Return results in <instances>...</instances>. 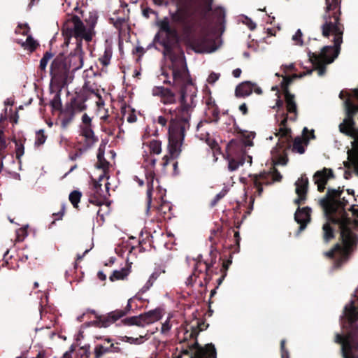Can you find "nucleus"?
Returning a JSON list of instances; mask_svg holds the SVG:
<instances>
[{
	"instance_id": "a878e982",
	"label": "nucleus",
	"mask_w": 358,
	"mask_h": 358,
	"mask_svg": "<svg viewBox=\"0 0 358 358\" xmlns=\"http://www.w3.org/2000/svg\"><path fill=\"white\" fill-rule=\"evenodd\" d=\"M255 83L250 81H245L236 86L235 95L237 97H245L250 95L253 91Z\"/></svg>"
},
{
	"instance_id": "b1692460",
	"label": "nucleus",
	"mask_w": 358,
	"mask_h": 358,
	"mask_svg": "<svg viewBox=\"0 0 358 358\" xmlns=\"http://www.w3.org/2000/svg\"><path fill=\"white\" fill-rule=\"evenodd\" d=\"M6 120V116L1 115L0 117V173L3 169V160L6 157V149L8 146L3 132L4 126L3 125Z\"/></svg>"
},
{
	"instance_id": "c03bdc74",
	"label": "nucleus",
	"mask_w": 358,
	"mask_h": 358,
	"mask_svg": "<svg viewBox=\"0 0 358 358\" xmlns=\"http://www.w3.org/2000/svg\"><path fill=\"white\" fill-rule=\"evenodd\" d=\"M213 14L216 18L217 24H221L224 22L225 10L222 8H215L213 10Z\"/></svg>"
},
{
	"instance_id": "4c0bfd02",
	"label": "nucleus",
	"mask_w": 358,
	"mask_h": 358,
	"mask_svg": "<svg viewBox=\"0 0 358 358\" xmlns=\"http://www.w3.org/2000/svg\"><path fill=\"white\" fill-rule=\"evenodd\" d=\"M112 57V49L110 47L106 48L103 55L99 58V61L103 66H106L110 64Z\"/></svg>"
},
{
	"instance_id": "0eeeda50",
	"label": "nucleus",
	"mask_w": 358,
	"mask_h": 358,
	"mask_svg": "<svg viewBox=\"0 0 358 358\" xmlns=\"http://www.w3.org/2000/svg\"><path fill=\"white\" fill-rule=\"evenodd\" d=\"M87 97L83 93H76L67 102L64 107L59 111V120L62 129H66L73 121L75 115L78 113L84 111L87 106L85 101Z\"/></svg>"
},
{
	"instance_id": "5701e85b",
	"label": "nucleus",
	"mask_w": 358,
	"mask_h": 358,
	"mask_svg": "<svg viewBox=\"0 0 358 358\" xmlns=\"http://www.w3.org/2000/svg\"><path fill=\"white\" fill-rule=\"evenodd\" d=\"M155 178V171L152 169H146L145 178L147 184L146 192V213L148 215L152 208V194L153 191V182Z\"/></svg>"
},
{
	"instance_id": "9d476101",
	"label": "nucleus",
	"mask_w": 358,
	"mask_h": 358,
	"mask_svg": "<svg viewBox=\"0 0 358 358\" xmlns=\"http://www.w3.org/2000/svg\"><path fill=\"white\" fill-rule=\"evenodd\" d=\"M183 355L189 356L190 358H216L217 351L213 343H208L201 347L198 341H195L186 348L182 349L176 358H182Z\"/></svg>"
},
{
	"instance_id": "2eb2a0df",
	"label": "nucleus",
	"mask_w": 358,
	"mask_h": 358,
	"mask_svg": "<svg viewBox=\"0 0 358 358\" xmlns=\"http://www.w3.org/2000/svg\"><path fill=\"white\" fill-rule=\"evenodd\" d=\"M295 185L297 198L294 199V203L297 206H300L303 204L307 199L308 179L306 176L302 175L296 182Z\"/></svg>"
},
{
	"instance_id": "bf43d9fd",
	"label": "nucleus",
	"mask_w": 358,
	"mask_h": 358,
	"mask_svg": "<svg viewBox=\"0 0 358 358\" xmlns=\"http://www.w3.org/2000/svg\"><path fill=\"white\" fill-rule=\"evenodd\" d=\"M22 27H24V29L17 30V29H15L16 34H20L24 36H29V32L30 31V27H29L28 24H19L17 25V28H22Z\"/></svg>"
},
{
	"instance_id": "e2e57ef3",
	"label": "nucleus",
	"mask_w": 358,
	"mask_h": 358,
	"mask_svg": "<svg viewBox=\"0 0 358 358\" xmlns=\"http://www.w3.org/2000/svg\"><path fill=\"white\" fill-rule=\"evenodd\" d=\"M131 300H132L131 299L128 300L127 304L126 307L124 308V309L115 310V311L118 312V313H122V317L126 315L127 314H128L131 309Z\"/></svg>"
},
{
	"instance_id": "49530a36",
	"label": "nucleus",
	"mask_w": 358,
	"mask_h": 358,
	"mask_svg": "<svg viewBox=\"0 0 358 358\" xmlns=\"http://www.w3.org/2000/svg\"><path fill=\"white\" fill-rule=\"evenodd\" d=\"M46 139H47V136L45 135L44 130L40 129L36 134V139H35V143H34L35 146L39 147V146L42 145L43 144H44Z\"/></svg>"
},
{
	"instance_id": "09e8293b",
	"label": "nucleus",
	"mask_w": 358,
	"mask_h": 358,
	"mask_svg": "<svg viewBox=\"0 0 358 358\" xmlns=\"http://www.w3.org/2000/svg\"><path fill=\"white\" fill-rule=\"evenodd\" d=\"M99 138L95 135L90 136L89 138H85V143L83 149H86V151L91 148L96 142H98Z\"/></svg>"
},
{
	"instance_id": "79ce46f5",
	"label": "nucleus",
	"mask_w": 358,
	"mask_h": 358,
	"mask_svg": "<svg viewBox=\"0 0 358 358\" xmlns=\"http://www.w3.org/2000/svg\"><path fill=\"white\" fill-rule=\"evenodd\" d=\"M322 229L324 231L323 238H324V241L326 243L329 242L331 239L334 238V230L329 223L324 224L323 225Z\"/></svg>"
},
{
	"instance_id": "69168bd1",
	"label": "nucleus",
	"mask_w": 358,
	"mask_h": 358,
	"mask_svg": "<svg viewBox=\"0 0 358 358\" xmlns=\"http://www.w3.org/2000/svg\"><path fill=\"white\" fill-rule=\"evenodd\" d=\"M171 328V325L169 320L164 322L162 325L161 332L162 334H166L169 331Z\"/></svg>"
},
{
	"instance_id": "13d9d810",
	"label": "nucleus",
	"mask_w": 358,
	"mask_h": 358,
	"mask_svg": "<svg viewBox=\"0 0 358 358\" xmlns=\"http://www.w3.org/2000/svg\"><path fill=\"white\" fill-rule=\"evenodd\" d=\"M66 206L65 203L62 204L61 210L58 213H54L52 214V217L55 218L54 221H52V224L55 223V220H62V217L65 213Z\"/></svg>"
},
{
	"instance_id": "6ab92c4d",
	"label": "nucleus",
	"mask_w": 358,
	"mask_h": 358,
	"mask_svg": "<svg viewBox=\"0 0 358 358\" xmlns=\"http://www.w3.org/2000/svg\"><path fill=\"white\" fill-rule=\"evenodd\" d=\"M310 133V138L314 139L315 138L314 130L308 131L307 127H304L303 129V138L297 136L294 139L292 151L296 152L299 154H303L305 152V147L303 144L307 145L309 143L310 138L307 136V134Z\"/></svg>"
},
{
	"instance_id": "58836bf2",
	"label": "nucleus",
	"mask_w": 358,
	"mask_h": 358,
	"mask_svg": "<svg viewBox=\"0 0 358 358\" xmlns=\"http://www.w3.org/2000/svg\"><path fill=\"white\" fill-rule=\"evenodd\" d=\"M234 232V244L230 245V250H231L232 253H236L238 252L240 250V241H241V237L239 231L232 230Z\"/></svg>"
},
{
	"instance_id": "f3484780",
	"label": "nucleus",
	"mask_w": 358,
	"mask_h": 358,
	"mask_svg": "<svg viewBox=\"0 0 358 358\" xmlns=\"http://www.w3.org/2000/svg\"><path fill=\"white\" fill-rule=\"evenodd\" d=\"M334 178L335 176L332 169L327 168L317 171L313 176L315 183L317 185V190L320 192H323L326 188L328 180Z\"/></svg>"
},
{
	"instance_id": "c9c22d12",
	"label": "nucleus",
	"mask_w": 358,
	"mask_h": 358,
	"mask_svg": "<svg viewBox=\"0 0 358 358\" xmlns=\"http://www.w3.org/2000/svg\"><path fill=\"white\" fill-rule=\"evenodd\" d=\"M82 192L79 190L72 191L69 196V199L73 208L78 209V203L82 197Z\"/></svg>"
},
{
	"instance_id": "a19ab883",
	"label": "nucleus",
	"mask_w": 358,
	"mask_h": 358,
	"mask_svg": "<svg viewBox=\"0 0 358 358\" xmlns=\"http://www.w3.org/2000/svg\"><path fill=\"white\" fill-rule=\"evenodd\" d=\"M26 141V138H23L19 142H15V155H16V159L18 160L19 162L21 161V157L24 153V142Z\"/></svg>"
},
{
	"instance_id": "052dcab7",
	"label": "nucleus",
	"mask_w": 358,
	"mask_h": 358,
	"mask_svg": "<svg viewBox=\"0 0 358 358\" xmlns=\"http://www.w3.org/2000/svg\"><path fill=\"white\" fill-rule=\"evenodd\" d=\"M86 152V149H83L82 148H80L76 150V151L75 152V153L73 154H70L69 155V158L72 161H75L78 158L82 156V155Z\"/></svg>"
},
{
	"instance_id": "603ef678",
	"label": "nucleus",
	"mask_w": 358,
	"mask_h": 358,
	"mask_svg": "<svg viewBox=\"0 0 358 358\" xmlns=\"http://www.w3.org/2000/svg\"><path fill=\"white\" fill-rule=\"evenodd\" d=\"M286 341L285 339L280 341V356L281 358H290L289 350L285 347Z\"/></svg>"
},
{
	"instance_id": "774afa93",
	"label": "nucleus",
	"mask_w": 358,
	"mask_h": 358,
	"mask_svg": "<svg viewBox=\"0 0 358 358\" xmlns=\"http://www.w3.org/2000/svg\"><path fill=\"white\" fill-rule=\"evenodd\" d=\"M127 120L129 123H134L136 122L137 120V117L135 114V110L132 109L129 114L128 117H127Z\"/></svg>"
},
{
	"instance_id": "1a4fd4ad",
	"label": "nucleus",
	"mask_w": 358,
	"mask_h": 358,
	"mask_svg": "<svg viewBox=\"0 0 358 358\" xmlns=\"http://www.w3.org/2000/svg\"><path fill=\"white\" fill-rule=\"evenodd\" d=\"M217 255L218 251L212 246L209 252V258L206 259L203 264H202L201 261L199 262V264L194 266L193 273L189 276V279L192 281L195 280L196 278L199 277V274L205 272L204 281L206 284L209 283L213 278V274L217 275L220 273V271H217V268L214 267L217 262Z\"/></svg>"
},
{
	"instance_id": "dca6fc26",
	"label": "nucleus",
	"mask_w": 358,
	"mask_h": 358,
	"mask_svg": "<svg viewBox=\"0 0 358 358\" xmlns=\"http://www.w3.org/2000/svg\"><path fill=\"white\" fill-rule=\"evenodd\" d=\"M122 317V313L116 312L115 310L111 311L106 315H96V320L92 323L96 327L106 328L110 324L115 322L117 320Z\"/></svg>"
},
{
	"instance_id": "3c124183",
	"label": "nucleus",
	"mask_w": 358,
	"mask_h": 358,
	"mask_svg": "<svg viewBox=\"0 0 358 358\" xmlns=\"http://www.w3.org/2000/svg\"><path fill=\"white\" fill-rule=\"evenodd\" d=\"M282 150H283V154L278 155L277 162H275V164H281V165H286L288 162V157H287L285 151L287 149L286 148V147H285L284 148H282Z\"/></svg>"
},
{
	"instance_id": "f8f14e48",
	"label": "nucleus",
	"mask_w": 358,
	"mask_h": 358,
	"mask_svg": "<svg viewBox=\"0 0 358 358\" xmlns=\"http://www.w3.org/2000/svg\"><path fill=\"white\" fill-rule=\"evenodd\" d=\"M245 152L241 151L237 155V150L230 144L227 145V151L223 154L224 158L228 162V169L229 171H236L240 166L245 163Z\"/></svg>"
},
{
	"instance_id": "864d4df0",
	"label": "nucleus",
	"mask_w": 358,
	"mask_h": 358,
	"mask_svg": "<svg viewBox=\"0 0 358 358\" xmlns=\"http://www.w3.org/2000/svg\"><path fill=\"white\" fill-rule=\"evenodd\" d=\"M227 190L222 189L220 193L217 194L210 202V206L214 207L217 203L227 194Z\"/></svg>"
},
{
	"instance_id": "4d7b16f0",
	"label": "nucleus",
	"mask_w": 358,
	"mask_h": 358,
	"mask_svg": "<svg viewBox=\"0 0 358 358\" xmlns=\"http://www.w3.org/2000/svg\"><path fill=\"white\" fill-rule=\"evenodd\" d=\"M271 173V176L272 179V182H280L282 176L281 173L275 168H273V170Z\"/></svg>"
},
{
	"instance_id": "0e129e2a",
	"label": "nucleus",
	"mask_w": 358,
	"mask_h": 358,
	"mask_svg": "<svg viewBox=\"0 0 358 358\" xmlns=\"http://www.w3.org/2000/svg\"><path fill=\"white\" fill-rule=\"evenodd\" d=\"M219 78H220V74L213 72L208 76L207 80H208V83L213 84L219 79Z\"/></svg>"
},
{
	"instance_id": "f03ea898",
	"label": "nucleus",
	"mask_w": 358,
	"mask_h": 358,
	"mask_svg": "<svg viewBox=\"0 0 358 358\" xmlns=\"http://www.w3.org/2000/svg\"><path fill=\"white\" fill-rule=\"evenodd\" d=\"M344 187L337 189L328 188L325 196L318 203L322 208L327 220L338 225L341 243H337L329 251L324 252V256L334 260V266L338 268L348 261L353 247L357 244V236L350 227L357 225V222L352 220L345 211L348 201L342 197Z\"/></svg>"
},
{
	"instance_id": "ddd939ff",
	"label": "nucleus",
	"mask_w": 358,
	"mask_h": 358,
	"mask_svg": "<svg viewBox=\"0 0 358 358\" xmlns=\"http://www.w3.org/2000/svg\"><path fill=\"white\" fill-rule=\"evenodd\" d=\"M345 105L347 118L339 125V129L341 133L348 135L350 134L348 129L352 128L355 124L353 117L358 113V105L353 103L349 99L345 101Z\"/></svg>"
},
{
	"instance_id": "c756f323",
	"label": "nucleus",
	"mask_w": 358,
	"mask_h": 358,
	"mask_svg": "<svg viewBox=\"0 0 358 358\" xmlns=\"http://www.w3.org/2000/svg\"><path fill=\"white\" fill-rule=\"evenodd\" d=\"M155 209L157 211V213L162 215L164 219L166 218L167 214L171 210V205L170 202L164 200L163 197H161V202L157 206H153Z\"/></svg>"
},
{
	"instance_id": "6e6d98bb",
	"label": "nucleus",
	"mask_w": 358,
	"mask_h": 358,
	"mask_svg": "<svg viewBox=\"0 0 358 358\" xmlns=\"http://www.w3.org/2000/svg\"><path fill=\"white\" fill-rule=\"evenodd\" d=\"M81 135L85 138H89L90 136L94 135L92 126L81 127Z\"/></svg>"
},
{
	"instance_id": "e433bc0d",
	"label": "nucleus",
	"mask_w": 358,
	"mask_h": 358,
	"mask_svg": "<svg viewBox=\"0 0 358 358\" xmlns=\"http://www.w3.org/2000/svg\"><path fill=\"white\" fill-rule=\"evenodd\" d=\"M352 343L349 337L345 338L342 345V352L345 358H350V355L352 350Z\"/></svg>"
},
{
	"instance_id": "ea45409f",
	"label": "nucleus",
	"mask_w": 358,
	"mask_h": 358,
	"mask_svg": "<svg viewBox=\"0 0 358 358\" xmlns=\"http://www.w3.org/2000/svg\"><path fill=\"white\" fill-rule=\"evenodd\" d=\"M206 143L212 149L213 154H221V149L217 141L214 138H210L208 134H206Z\"/></svg>"
},
{
	"instance_id": "423d86ee",
	"label": "nucleus",
	"mask_w": 358,
	"mask_h": 358,
	"mask_svg": "<svg viewBox=\"0 0 358 358\" xmlns=\"http://www.w3.org/2000/svg\"><path fill=\"white\" fill-rule=\"evenodd\" d=\"M171 18L167 17L157 22L159 31L155 35L154 42L158 43L164 48L163 54L164 56L169 57L172 63H176L180 59H184V52L181 50L180 54H177L174 51V48L179 45L180 35L178 28H181L176 25L171 26Z\"/></svg>"
},
{
	"instance_id": "aec40b11",
	"label": "nucleus",
	"mask_w": 358,
	"mask_h": 358,
	"mask_svg": "<svg viewBox=\"0 0 358 358\" xmlns=\"http://www.w3.org/2000/svg\"><path fill=\"white\" fill-rule=\"evenodd\" d=\"M153 94L159 96L161 102L165 105L174 104L177 101L176 94L167 87H155L153 89Z\"/></svg>"
},
{
	"instance_id": "37998d69",
	"label": "nucleus",
	"mask_w": 358,
	"mask_h": 358,
	"mask_svg": "<svg viewBox=\"0 0 358 358\" xmlns=\"http://www.w3.org/2000/svg\"><path fill=\"white\" fill-rule=\"evenodd\" d=\"M150 153L159 155L162 152V143L157 140H152L149 143Z\"/></svg>"
},
{
	"instance_id": "cd10ccee",
	"label": "nucleus",
	"mask_w": 358,
	"mask_h": 358,
	"mask_svg": "<svg viewBox=\"0 0 358 358\" xmlns=\"http://www.w3.org/2000/svg\"><path fill=\"white\" fill-rule=\"evenodd\" d=\"M345 309L348 322L350 325L353 328L355 322L358 321L357 308L355 307L353 302H352L350 307H345Z\"/></svg>"
},
{
	"instance_id": "7ed1b4c3",
	"label": "nucleus",
	"mask_w": 358,
	"mask_h": 358,
	"mask_svg": "<svg viewBox=\"0 0 358 358\" xmlns=\"http://www.w3.org/2000/svg\"><path fill=\"white\" fill-rule=\"evenodd\" d=\"M341 1L325 0V12L322 16L324 23L321 26L322 34L327 38L332 35L334 45L324 46L320 54L308 52L309 59L320 76L325 74L326 64L332 63L341 51L344 33V25L341 22Z\"/></svg>"
},
{
	"instance_id": "a211bd4d",
	"label": "nucleus",
	"mask_w": 358,
	"mask_h": 358,
	"mask_svg": "<svg viewBox=\"0 0 358 358\" xmlns=\"http://www.w3.org/2000/svg\"><path fill=\"white\" fill-rule=\"evenodd\" d=\"M310 213L311 208L310 207L300 208L298 206V208L294 214V220L299 224L297 234L303 231L306 228L308 223L310 222Z\"/></svg>"
},
{
	"instance_id": "6e6552de",
	"label": "nucleus",
	"mask_w": 358,
	"mask_h": 358,
	"mask_svg": "<svg viewBox=\"0 0 358 358\" xmlns=\"http://www.w3.org/2000/svg\"><path fill=\"white\" fill-rule=\"evenodd\" d=\"M71 70L63 53L59 54L50 65L52 81L60 87H64L73 80Z\"/></svg>"
},
{
	"instance_id": "9b49d317",
	"label": "nucleus",
	"mask_w": 358,
	"mask_h": 358,
	"mask_svg": "<svg viewBox=\"0 0 358 358\" xmlns=\"http://www.w3.org/2000/svg\"><path fill=\"white\" fill-rule=\"evenodd\" d=\"M161 318V312L159 309L151 310L148 312L140 314L138 316H132L124 319L122 322L124 325H136L143 327L146 325L154 323Z\"/></svg>"
},
{
	"instance_id": "7c9ffc66",
	"label": "nucleus",
	"mask_w": 358,
	"mask_h": 358,
	"mask_svg": "<svg viewBox=\"0 0 358 358\" xmlns=\"http://www.w3.org/2000/svg\"><path fill=\"white\" fill-rule=\"evenodd\" d=\"M208 327V324L205 320H196L195 325H190L192 329V334L189 336H198L200 331L206 330Z\"/></svg>"
},
{
	"instance_id": "de8ad7c7",
	"label": "nucleus",
	"mask_w": 358,
	"mask_h": 358,
	"mask_svg": "<svg viewBox=\"0 0 358 358\" xmlns=\"http://www.w3.org/2000/svg\"><path fill=\"white\" fill-rule=\"evenodd\" d=\"M109 347L105 348L102 345H97L94 348V358H101L104 354L110 352Z\"/></svg>"
},
{
	"instance_id": "39448f33",
	"label": "nucleus",
	"mask_w": 358,
	"mask_h": 358,
	"mask_svg": "<svg viewBox=\"0 0 358 358\" xmlns=\"http://www.w3.org/2000/svg\"><path fill=\"white\" fill-rule=\"evenodd\" d=\"M90 20L91 22L88 28H86L77 15L71 16L63 24L62 31L64 38V45L68 46L71 39L73 37L75 38L76 48L73 51L70 52L69 56L65 57L71 73H74L83 67L84 55L82 48L83 40L90 42L94 35V27L96 23V17L91 16Z\"/></svg>"
},
{
	"instance_id": "4be33fe9",
	"label": "nucleus",
	"mask_w": 358,
	"mask_h": 358,
	"mask_svg": "<svg viewBox=\"0 0 358 358\" xmlns=\"http://www.w3.org/2000/svg\"><path fill=\"white\" fill-rule=\"evenodd\" d=\"M220 108L217 106H210L209 108H206L205 111V119L201 120L196 127L197 131H199L203 125L206 123H217L220 120Z\"/></svg>"
},
{
	"instance_id": "412c9836",
	"label": "nucleus",
	"mask_w": 358,
	"mask_h": 358,
	"mask_svg": "<svg viewBox=\"0 0 358 358\" xmlns=\"http://www.w3.org/2000/svg\"><path fill=\"white\" fill-rule=\"evenodd\" d=\"M251 177L254 187L257 189V193L258 196H261L263 192L264 185H269L273 183L271 173L263 172L259 175H254Z\"/></svg>"
},
{
	"instance_id": "bb28decb",
	"label": "nucleus",
	"mask_w": 358,
	"mask_h": 358,
	"mask_svg": "<svg viewBox=\"0 0 358 358\" xmlns=\"http://www.w3.org/2000/svg\"><path fill=\"white\" fill-rule=\"evenodd\" d=\"M232 261L231 259H227L226 261H223L222 264V266L220 268V276L216 280L217 285L211 290L210 292V298L213 297L216 294V289L222 283L225 277L227 275V271L229 269V266L231 264Z\"/></svg>"
},
{
	"instance_id": "a18cd8bd",
	"label": "nucleus",
	"mask_w": 358,
	"mask_h": 358,
	"mask_svg": "<svg viewBox=\"0 0 358 358\" xmlns=\"http://www.w3.org/2000/svg\"><path fill=\"white\" fill-rule=\"evenodd\" d=\"M53 57V54L50 52H45L43 55V57L40 61L39 69L41 71H45L47 66V64L50 59Z\"/></svg>"
},
{
	"instance_id": "8fccbe9b",
	"label": "nucleus",
	"mask_w": 358,
	"mask_h": 358,
	"mask_svg": "<svg viewBox=\"0 0 358 358\" xmlns=\"http://www.w3.org/2000/svg\"><path fill=\"white\" fill-rule=\"evenodd\" d=\"M303 34L301 29H298L295 34L292 36V40L294 41L296 45L302 46L303 45V41L302 39Z\"/></svg>"
},
{
	"instance_id": "473e14b6",
	"label": "nucleus",
	"mask_w": 358,
	"mask_h": 358,
	"mask_svg": "<svg viewBox=\"0 0 358 358\" xmlns=\"http://www.w3.org/2000/svg\"><path fill=\"white\" fill-rule=\"evenodd\" d=\"M60 96L61 92L60 90H59L54 94L53 98L50 102V105L54 110L60 111L63 108Z\"/></svg>"
},
{
	"instance_id": "680f3d73",
	"label": "nucleus",
	"mask_w": 358,
	"mask_h": 358,
	"mask_svg": "<svg viewBox=\"0 0 358 358\" xmlns=\"http://www.w3.org/2000/svg\"><path fill=\"white\" fill-rule=\"evenodd\" d=\"M350 162L355 167L356 174L358 175V150L350 157Z\"/></svg>"
},
{
	"instance_id": "20e7f679",
	"label": "nucleus",
	"mask_w": 358,
	"mask_h": 358,
	"mask_svg": "<svg viewBox=\"0 0 358 358\" xmlns=\"http://www.w3.org/2000/svg\"><path fill=\"white\" fill-rule=\"evenodd\" d=\"M182 1H177V8L175 11H169L171 23L181 28V39L187 47L196 53L212 52L215 48H210L211 41L206 36L196 37L194 34L199 24L196 14L200 19H203L207 13L212 10V0L206 4L204 9H201V5H198L193 10L183 5Z\"/></svg>"
},
{
	"instance_id": "2f4dec72",
	"label": "nucleus",
	"mask_w": 358,
	"mask_h": 358,
	"mask_svg": "<svg viewBox=\"0 0 358 358\" xmlns=\"http://www.w3.org/2000/svg\"><path fill=\"white\" fill-rule=\"evenodd\" d=\"M129 275V270L123 268L121 270H115L113 272L112 275L109 277V280L112 282L119 280H124Z\"/></svg>"
},
{
	"instance_id": "f257e3e1",
	"label": "nucleus",
	"mask_w": 358,
	"mask_h": 358,
	"mask_svg": "<svg viewBox=\"0 0 358 358\" xmlns=\"http://www.w3.org/2000/svg\"><path fill=\"white\" fill-rule=\"evenodd\" d=\"M180 60L182 63V66L175 63L172 65V86L176 90H179V106L175 109L164 110L165 113L171 115L168 127V150L171 158L177 157L181 152L186 131L190 128L192 113L196 105L194 100L196 89L191 79L187 78L189 73L185 58ZM164 83L171 85L169 80H164Z\"/></svg>"
},
{
	"instance_id": "72a5a7b5",
	"label": "nucleus",
	"mask_w": 358,
	"mask_h": 358,
	"mask_svg": "<svg viewBox=\"0 0 358 358\" xmlns=\"http://www.w3.org/2000/svg\"><path fill=\"white\" fill-rule=\"evenodd\" d=\"M97 159V167L99 169H101L103 170L108 169L109 162L104 158V150H102L101 148H99L98 150Z\"/></svg>"
},
{
	"instance_id": "f704fd0d",
	"label": "nucleus",
	"mask_w": 358,
	"mask_h": 358,
	"mask_svg": "<svg viewBox=\"0 0 358 358\" xmlns=\"http://www.w3.org/2000/svg\"><path fill=\"white\" fill-rule=\"evenodd\" d=\"M18 43H20L22 47H23L24 48H27L31 52L34 51L38 46V43H37V41H35L31 35L27 36V40L25 42L21 43V42L18 41Z\"/></svg>"
},
{
	"instance_id": "4468645a",
	"label": "nucleus",
	"mask_w": 358,
	"mask_h": 358,
	"mask_svg": "<svg viewBox=\"0 0 358 358\" xmlns=\"http://www.w3.org/2000/svg\"><path fill=\"white\" fill-rule=\"evenodd\" d=\"M288 117L286 115L280 122V129L278 132L275 133V136L279 138L277 145L280 147V149H282L286 147L287 149H289L290 140L292 138V131L289 128L287 127Z\"/></svg>"
},
{
	"instance_id": "c85d7f7f",
	"label": "nucleus",
	"mask_w": 358,
	"mask_h": 358,
	"mask_svg": "<svg viewBox=\"0 0 358 358\" xmlns=\"http://www.w3.org/2000/svg\"><path fill=\"white\" fill-rule=\"evenodd\" d=\"M303 74H293L290 76H282V81L281 82L280 87L283 94L291 93L289 90V85L292 83L293 80L297 78H302Z\"/></svg>"
},
{
	"instance_id": "5fc2aeb1",
	"label": "nucleus",
	"mask_w": 358,
	"mask_h": 358,
	"mask_svg": "<svg viewBox=\"0 0 358 358\" xmlns=\"http://www.w3.org/2000/svg\"><path fill=\"white\" fill-rule=\"evenodd\" d=\"M189 325H187L184 331V337L182 339L181 342H187L190 339H195V341H197V336H189V334H192V329H190V326L188 327Z\"/></svg>"
},
{
	"instance_id": "338daca9",
	"label": "nucleus",
	"mask_w": 358,
	"mask_h": 358,
	"mask_svg": "<svg viewBox=\"0 0 358 358\" xmlns=\"http://www.w3.org/2000/svg\"><path fill=\"white\" fill-rule=\"evenodd\" d=\"M154 281L151 280V279H148L146 283L143 285V287L141 289L140 292L145 293L153 285Z\"/></svg>"
},
{
	"instance_id": "393cba45",
	"label": "nucleus",
	"mask_w": 358,
	"mask_h": 358,
	"mask_svg": "<svg viewBox=\"0 0 358 358\" xmlns=\"http://www.w3.org/2000/svg\"><path fill=\"white\" fill-rule=\"evenodd\" d=\"M286 103V108L289 113L293 114V116L289 117L292 121H295L297 119L298 110L297 106L295 101V96L292 93L283 94Z\"/></svg>"
}]
</instances>
